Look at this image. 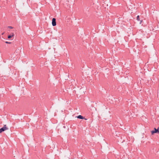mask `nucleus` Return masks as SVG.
Masks as SVG:
<instances>
[{"label": "nucleus", "instance_id": "f257e3e1", "mask_svg": "<svg viewBox=\"0 0 159 159\" xmlns=\"http://www.w3.org/2000/svg\"><path fill=\"white\" fill-rule=\"evenodd\" d=\"M8 129V128L6 127V125H4L2 128L0 129V133H1L3 131Z\"/></svg>", "mask_w": 159, "mask_h": 159}, {"label": "nucleus", "instance_id": "f03ea898", "mask_svg": "<svg viewBox=\"0 0 159 159\" xmlns=\"http://www.w3.org/2000/svg\"><path fill=\"white\" fill-rule=\"evenodd\" d=\"M154 130H152L151 131L152 134H153L155 133H159V131L158 130V129H157L155 128H154Z\"/></svg>", "mask_w": 159, "mask_h": 159}, {"label": "nucleus", "instance_id": "7ed1b4c3", "mask_svg": "<svg viewBox=\"0 0 159 159\" xmlns=\"http://www.w3.org/2000/svg\"><path fill=\"white\" fill-rule=\"evenodd\" d=\"M52 25L53 26H55L56 25V19L55 18H53L52 19Z\"/></svg>", "mask_w": 159, "mask_h": 159}, {"label": "nucleus", "instance_id": "20e7f679", "mask_svg": "<svg viewBox=\"0 0 159 159\" xmlns=\"http://www.w3.org/2000/svg\"><path fill=\"white\" fill-rule=\"evenodd\" d=\"M77 118L79 119H84V117H83V116L80 115H79L78 116H77Z\"/></svg>", "mask_w": 159, "mask_h": 159}, {"label": "nucleus", "instance_id": "39448f33", "mask_svg": "<svg viewBox=\"0 0 159 159\" xmlns=\"http://www.w3.org/2000/svg\"><path fill=\"white\" fill-rule=\"evenodd\" d=\"M13 34H12V35H9L8 36V38L9 39H10L13 36Z\"/></svg>", "mask_w": 159, "mask_h": 159}, {"label": "nucleus", "instance_id": "423d86ee", "mask_svg": "<svg viewBox=\"0 0 159 159\" xmlns=\"http://www.w3.org/2000/svg\"><path fill=\"white\" fill-rule=\"evenodd\" d=\"M137 19L138 21L140 20V19H139V16H138L137 17Z\"/></svg>", "mask_w": 159, "mask_h": 159}, {"label": "nucleus", "instance_id": "0eeeda50", "mask_svg": "<svg viewBox=\"0 0 159 159\" xmlns=\"http://www.w3.org/2000/svg\"><path fill=\"white\" fill-rule=\"evenodd\" d=\"M5 43H7V44H11V42H7V41L5 42Z\"/></svg>", "mask_w": 159, "mask_h": 159}, {"label": "nucleus", "instance_id": "6e6552de", "mask_svg": "<svg viewBox=\"0 0 159 159\" xmlns=\"http://www.w3.org/2000/svg\"><path fill=\"white\" fill-rule=\"evenodd\" d=\"M8 28L11 29H12L13 28V27L12 26H9L8 27Z\"/></svg>", "mask_w": 159, "mask_h": 159}, {"label": "nucleus", "instance_id": "1a4fd4ad", "mask_svg": "<svg viewBox=\"0 0 159 159\" xmlns=\"http://www.w3.org/2000/svg\"><path fill=\"white\" fill-rule=\"evenodd\" d=\"M142 21V20H140V24H141Z\"/></svg>", "mask_w": 159, "mask_h": 159}, {"label": "nucleus", "instance_id": "9d476101", "mask_svg": "<svg viewBox=\"0 0 159 159\" xmlns=\"http://www.w3.org/2000/svg\"><path fill=\"white\" fill-rule=\"evenodd\" d=\"M19 49H18V50H16V52L17 53V51H19Z\"/></svg>", "mask_w": 159, "mask_h": 159}, {"label": "nucleus", "instance_id": "9b49d317", "mask_svg": "<svg viewBox=\"0 0 159 159\" xmlns=\"http://www.w3.org/2000/svg\"><path fill=\"white\" fill-rule=\"evenodd\" d=\"M59 33V35L60 36H61V34L60 33Z\"/></svg>", "mask_w": 159, "mask_h": 159}, {"label": "nucleus", "instance_id": "f8f14e48", "mask_svg": "<svg viewBox=\"0 0 159 159\" xmlns=\"http://www.w3.org/2000/svg\"><path fill=\"white\" fill-rule=\"evenodd\" d=\"M4 34V33H2V35L3 34Z\"/></svg>", "mask_w": 159, "mask_h": 159}, {"label": "nucleus", "instance_id": "ddd939ff", "mask_svg": "<svg viewBox=\"0 0 159 159\" xmlns=\"http://www.w3.org/2000/svg\"><path fill=\"white\" fill-rule=\"evenodd\" d=\"M19 54V53L17 54H16V55H18Z\"/></svg>", "mask_w": 159, "mask_h": 159}]
</instances>
